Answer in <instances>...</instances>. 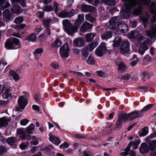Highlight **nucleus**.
<instances>
[{
    "instance_id": "obj_13",
    "label": "nucleus",
    "mask_w": 156,
    "mask_h": 156,
    "mask_svg": "<svg viewBox=\"0 0 156 156\" xmlns=\"http://www.w3.org/2000/svg\"><path fill=\"white\" fill-rule=\"evenodd\" d=\"M82 11L84 12H95V11L94 7L90 5H86L82 6Z\"/></svg>"
},
{
    "instance_id": "obj_31",
    "label": "nucleus",
    "mask_w": 156,
    "mask_h": 156,
    "mask_svg": "<svg viewBox=\"0 0 156 156\" xmlns=\"http://www.w3.org/2000/svg\"><path fill=\"white\" fill-rule=\"evenodd\" d=\"M35 128V126L33 124H31L28 126L26 128L27 131L28 133L31 134L32 133V130H33Z\"/></svg>"
},
{
    "instance_id": "obj_45",
    "label": "nucleus",
    "mask_w": 156,
    "mask_h": 156,
    "mask_svg": "<svg viewBox=\"0 0 156 156\" xmlns=\"http://www.w3.org/2000/svg\"><path fill=\"white\" fill-rule=\"evenodd\" d=\"M132 60H133V62L130 63V65L131 66H133L136 64L138 61V58L136 55H133V58H132Z\"/></svg>"
},
{
    "instance_id": "obj_30",
    "label": "nucleus",
    "mask_w": 156,
    "mask_h": 156,
    "mask_svg": "<svg viewBox=\"0 0 156 156\" xmlns=\"http://www.w3.org/2000/svg\"><path fill=\"white\" fill-rule=\"evenodd\" d=\"M98 45L97 42H94L91 43L89 45V50L90 51H92L93 49Z\"/></svg>"
},
{
    "instance_id": "obj_17",
    "label": "nucleus",
    "mask_w": 156,
    "mask_h": 156,
    "mask_svg": "<svg viewBox=\"0 0 156 156\" xmlns=\"http://www.w3.org/2000/svg\"><path fill=\"white\" fill-rule=\"evenodd\" d=\"M118 28L119 30L122 32L126 33L128 29L127 26L124 23H121L118 26Z\"/></svg>"
},
{
    "instance_id": "obj_14",
    "label": "nucleus",
    "mask_w": 156,
    "mask_h": 156,
    "mask_svg": "<svg viewBox=\"0 0 156 156\" xmlns=\"http://www.w3.org/2000/svg\"><path fill=\"white\" fill-rule=\"evenodd\" d=\"M149 148L147 145L145 143H142L140 148V151L142 154H144L148 152Z\"/></svg>"
},
{
    "instance_id": "obj_44",
    "label": "nucleus",
    "mask_w": 156,
    "mask_h": 156,
    "mask_svg": "<svg viewBox=\"0 0 156 156\" xmlns=\"http://www.w3.org/2000/svg\"><path fill=\"white\" fill-rule=\"evenodd\" d=\"M7 142L9 144L12 146L15 142V139L13 137H9L7 139Z\"/></svg>"
},
{
    "instance_id": "obj_4",
    "label": "nucleus",
    "mask_w": 156,
    "mask_h": 156,
    "mask_svg": "<svg viewBox=\"0 0 156 156\" xmlns=\"http://www.w3.org/2000/svg\"><path fill=\"white\" fill-rule=\"evenodd\" d=\"M69 49L68 44L67 43H65L60 48V55L63 58H68L69 55Z\"/></svg>"
},
{
    "instance_id": "obj_8",
    "label": "nucleus",
    "mask_w": 156,
    "mask_h": 156,
    "mask_svg": "<svg viewBox=\"0 0 156 156\" xmlns=\"http://www.w3.org/2000/svg\"><path fill=\"white\" fill-rule=\"evenodd\" d=\"M18 103L20 108L23 109L27 104V100L26 98H18Z\"/></svg>"
},
{
    "instance_id": "obj_60",
    "label": "nucleus",
    "mask_w": 156,
    "mask_h": 156,
    "mask_svg": "<svg viewBox=\"0 0 156 156\" xmlns=\"http://www.w3.org/2000/svg\"><path fill=\"white\" fill-rule=\"evenodd\" d=\"M74 12V11L73 9H71L69 12H67L68 17H71L73 16Z\"/></svg>"
},
{
    "instance_id": "obj_3",
    "label": "nucleus",
    "mask_w": 156,
    "mask_h": 156,
    "mask_svg": "<svg viewBox=\"0 0 156 156\" xmlns=\"http://www.w3.org/2000/svg\"><path fill=\"white\" fill-rule=\"evenodd\" d=\"M20 42L17 38H14L12 41L7 40L5 43V47L9 49H15L20 48Z\"/></svg>"
},
{
    "instance_id": "obj_55",
    "label": "nucleus",
    "mask_w": 156,
    "mask_h": 156,
    "mask_svg": "<svg viewBox=\"0 0 156 156\" xmlns=\"http://www.w3.org/2000/svg\"><path fill=\"white\" fill-rule=\"evenodd\" d=\"M69 146V144L67 142H65L59 146V148L63 149V147L67 148Z\"/></svg>"
},
{
    "instance_id": "obj_10",
    "label": "nucleus",
    "mask_w": 156,
    "mask_h": 156,
    "mask_svg": "<svg viewBox=\"0 0 156 156\" xmlns=\"http://www.w3.org/2000/svg\"><path fill=\"white\" fill-rule=\"evenodd\" d=\"M49 139L50 141L54 144L58 145L61 143L58 138L52 134H49Z\"/></svg>"
},
{
    "instance_id": "obj_24",
    "label": "nucleus",
    "mask_w": 156,
    "mask_h": 156,
    "mask_svg": "<svg viewBox=\"0 0 156 156\" xmlns=\"http://www.w3.org/2000/svg\"><path fill=\"white\" fill-rule=\"evenodd\" d=\"M78 29V27H77L71 26L68 28L67 30H68V31H69L70 33H69L67 30H65V31L69 35H71Z\"/></svg>"
},
{
    "instance_id": "obj_38",
    "label": "nucleus",
    "mask_w": 156,
    "mask_h": 156,
    "mask_svg": "<svg viewBox=\"0 0 156 156\" xmlns=\"http://www.w3.org/2000/svg\"><path fill=\"white\" fill-rule=\"evenodd\" d=\"M12 11L13 13H18L20 12L19 7L17 5L14 6L12 9Z\"/></svg>"
},
{
    "instance_id": "obj_25",
    "label": "nucleus",
    "mask_w": 156,
    "mask_h": 156,
    "mask_svg": "<svg viewBox=\"0 0 156 156\" xmlns=\"http://www.w3.org/2000/svg\"><path fill=\"white\" fill-rule=\"evenodd\" d=\"M62 24L63 27H64V30H67L69 33H70L68 31L67 29L71 26L68 20H65L62 22Z\"/></svg>"
},
{
    "instance_id": "obj_21",
    "label": "nucleus",
    "mask_w": 156,
    "mask_h": 156,
    "mask_svg": "<svg viewBox=\"0 0 156 156\" xmlns=\"http://www.w3.org/2000/svg\"><path fill=\"white\" fill-rule=\"evenodd\" d=\"M148 49L147 47L145 44H142L140 45L138 50L139 53L141 55L144 54L145 51Z\"/></svg>"
},
{
    "instance_id": "obj_20",
    "label": "nucleus",
    "mask_w": 156,
    "mask_h": 156,
    "mask_svg": "<svg viewBox=\"0 0 156 156\" xmlns=\"http://www.w3.org/2000/svg\"><path fill=\"white\" fill-rule=\"evenodd\" d=\"M132 144V141H130L129 144L128 146L126 147L124 150V151L121 153V154L122 156H127L128 153V151L130 149V147Z\"/></svg>"
},
{
    "instance_id": "obj_62",
    "label": "nucleus",
    "mask_w": 156,
    "mask_h": 156,
    "mask_svg": "<svg viewBox=\"0 0 156 156\" xmlns=\"http://www.w3.org/2000/svg\"><path fill=\"white\" fill-rule=\"evenodd\" d=\"M140 3L143 4L147 5L150 2L151 0H138Z\"/></svg>"
},
{
    "instance_id": "obj_26",
    "label": "nucleus",
    "mask_w": 156,
    "mask_h": 156,
    "mask_svg": "<svg viewBox=\"0 0 156 156\" xmlns=\"http://www.w3.org/2000/svg\"><path fill=\"white\" fill-rule=\"evenodd\" d=\"M95 35L92 33H89L86 35V39L87 42L92 41Z\"/></svg>"
},
{
    "instance_id": "obj_54",
    "label": "nucleus",
    "mask_w": 156,
    "mask_h": 156,
    "mask_svg": "<svg viewBox=\"0 0 156 156\" xmlns=\"http://www.w3.org/2000/svg\"><path fill=\"white\" fill-rule=\"evenodd\" d=\"M23 21V18L22 17L16 18L15 20V23L16 24H20L22 23Z\"/></svg>"
},
{
    "instance_id": "obj_58",
    "label": "nucleus",
    "mask_w": 156,
    "mask_h": 156,
    "mask_svg": "<svg viewBox=\"0 0 156 156\" xmlns=\"http://www.w3.org/2000/svg\"><path fill=\"white\" fill-rule=\"evenodd\" d=\"M141 12V8L140 7H139L137 9H135L133 12L134 14L136 15H138Z\"/></svg>"
},
{
    "instance_id": "obj_28",
    "label": "nucleus",
    "mask_w": 156,
    "mask_h": 156,
    "mask_svg": "<svg viewBox=\"0 0 156 156\" xmlns=\"http://www.w3.org/2000/svg\"><path fill=\"white\" fill-rule=\"evenodd\" d=\"M61 41L58 39H56L51 44V46L52 47L58 48L62 44Z\"/></svg>"
},
{
    "instance_id": "obj_33",
    "label": "nucleus",
    "mask_w": 156,
    "mask_h": 156,
    "mask_svg": "<svg viewBox=\"0 0 156 156\" xmlns=\"http://www.w3.org/2000/svg\"><path fill=\"white\" fill-rule=\"evenodd\" d=\"M17 134H21V135L20 136V137H21L22 140H24L26 139L25 135L21 129H17Z\"/></svg>"
},
{
    "instance_id": "obj_15",
    "label": "nucleus",
    "mask_w": 156,
    "mask_h": 156,
    "mask_svg": "<svg viewBox=\"0 0 156 156\" xmlns=\"http://www.w3.org/2000/svg\"><path fill=\"white\" fill-rule=\"evenodd\" d=\"M43 51V49L41 48H38L35 49L33 52L35 58L36 59H39Z\"/></svg>"
},
{
    "instance_id": "obj_22",
    "label": "nucleus",
    "mask_w": 156,
    "mask_h": 156,
    "mask_svg": "<svg viewBox=\"0 0 156 156\" xmlns=\"http://www.w3.org/2000/svg\"><path fill=\"white\" fill-rule=\"evenodd\" d=\"M4 0H0V7H1L2 10L9 7L10 5L8 2H4Z\"/></svg>"
},
{
    "instance_id": "obj_42",
    "label": "nucleus",
    "mask_w": 156,
    "mask_h": 156,
    "mask_svg": "<svg viewBox=\"0 0 156 156\" xmlns=\"http://www.w3.org/2000/svg\"><path fill=\"white\" fill-rule=\"evenodd\" d=\"M85 18L87 20L91 22H93L95 20V19L93 18L90 14H86Z\"/></svg>"
},
{
    "instance_id": "obj_18",
    "label": "nucleus",
    "mask_w": 156,
    "mask_h": 156,
    "mask_svg": "<svg viewBox=\"0 0 156 156\" xmlns=\"http://www.w3.org/2000/svg\"><path fill=\"white\" fill-rule=\"evenodd\" d=\"M3 17L4 20L5 21H8L10 20V14L9 10L6 9L4 11Z\"/></svg>"
},
{
    "instance_id": "obj_2",
    "label": "nucleus",
    "mask_w": 156,
    "mask_h": 156,
    "mask_svg": "<svg viewBox=\"0 0 156 156\" xmlns=\"http://www.w3.org/2000/svg\"><path fill=\"white\" fill-rule=\"evenodd\" d=\"M144 114L139 111L135 110L131 112L128 114H123L122 115L123 117V122L127 120L131 121L137 118L142 116Z\"/></svg>"
},
{
    "instance_id": "obj_36",
    "label": "nucleus",
    "mask_w": 156,
    "mask_h": 156,
    "mask_svg": "<svg viewBox=\"0 0 156 156\" xmlns=\"http://www.w3.org/2000/svg\"><path fill=\"white\" fill-rule=\"evenodd\" d=\"M27 39L28 40L31 41H34L36 40V37L35 34L33 33L27 37Z\"/></svg>"
},
{
    "instance_id": "obj_50",
    "label": "nucleus",
    "mask_w": 156,
    "mask_h": 156,
    "mask_svg": "<svg viewBox=\"0 0 156 156\" xmlns=\"http://www.w3.org/2000/svg\"><path fill=\"white\" fill-rule=\"evenodd\" d=\"M59 16L62 18L68 17L67 12L65 11H62L59 14Z\"/></svg>"
},
{
    "instance_id": "obj_56",
    "label": "nucleus",
    "mask_w": 156,
    "mask_h": 156,
    "mask_svg": "<svg viewBox=\"0 0 156 156\" xmlns=\"http://www.w3.org/2000/svg\"><path fill=\"white\" fill-rule=\"evenodd\" d=\"M84 23H86L85 27H86V29L87 30L91 28L92 27V26L91 24L87 22H85Z\"/></svg>"
},
{
    "instance_id": "obj_40",
    "label": "nucleus",
    "mask_w": 156,
    "mask_h": 156,
    "mask_svg": "<svg viewBox=\"0 0 156 156\" xmlns=\"http://www.w3.org/2000/svg\"><path fill=\"white\" fill-rule=\"evenodd\" d=\"M148 133V128L147 127H144L142 129V132L140 133V135L141 136H146Z\"/></svg>"
},
{
    "instance_id": "obj_34",
    "label": "nucleus",
    "mask_w": 156,
    "mask_h": 156,
    "mask_svg": "<svg viewBox=\"0 0 156 156\" xmlns=\"http://www.w3.org/2000/svg\"><path fill=\"white\" fill-rule=\"evenodd\" d=\"M121 38L119 37H116L114 41V45L116 47L119 46L121 42Z\"/></svg>"
},
{
    "instance_id": "obj_5",
    "label": "nucleus",
    "mask_w": 156,
    "mask_h": 156,
    "mask_svg": "<svg viewBox=\"0 0 156 156\" xmlns=\"http://www.w3.org/2000/svg\"><path fill=\"white\" fill-rule=\"evenodd\" d=\"M106 50L105 44L102 43L96 50L95 53L97 56L100 57L105 53Z\"/></svg>"
},
{
    "instance_id": "obj_11",
    "label": "nucleus",
    "mask_w": 156,
    "mask_h": 156,
    "mask_svg": "<svg viewBox=\"0 0 156 156\" xmlns=\"http://www.w3.org/2000/svg\"><path fill=\"white\" fill-rule=\"evenodd\" d=\"M122 121L123 122V117L122 115L119 117L115 125V129L118 130L122 127Z\"/></svg>"
},
{
    "instance_id": "obj_51",
    "label": "nucleus",
    "mask_w": 156,
    "mask_h": 156,
    "mask_svg": "<svg viewBox=\"0 0 156 156\" xmlns=\"http://www.w3.org/2000/svg\"><path fill=\"white\" fill-rule=\"evenodd\" d=\"M71 72L73 74L78 76L82 77L84 76L83 74L80 72L73 71H71Z\"/></svg>"
},
{
    "instance_id": "obj_6",
    "label": "nucleus",
    "mask_w": 156,
    "mask_h": 156,
    "mask_svg": "<svg viewBox=\"0 0 156 156\" xmlns=\"http://www.w3.org/2000/svg\"><path fill=\"white\" fill-rule=\"evenodd\" d=\"M120 50L122 54L125 55L129 51V43L128 41H125L122 44L120 48Z\"/></svg>"
},
{
    "instance_id": "obj_16",
    "label": "nucleus",
    "mask_w": 156,
    "mask_h": 156,
    "mask_svg": "<svg viewBox=\"0 0 156 156\" xmlns=\"http://www.w3.org/2000/svg\"><path fill=\"white\" fill-rule=\"evenodd\" d=\"M120 20V18L119 16L113 17L109 21V23L111 26L114 27L115 24L118 23Z\"/></svg>"
},
{
    "instance_id": "obj_29",
    "label": "nucleus",
    "mask_w": 156,
    "mask_h": 156,
    "mask_svg": "<svg viewBox=\"0 0 156 156\" xmlns=\"http://www.w3.org/2000/svg\"><path fill=\"white\" fill-rule=\"evenodd\" d=\"M102 1L105 4L110 6H113L115 4L114 0H102Z\"/></svg>"
},
{
    "instance_id": "obj_53",
    "label": "nucleus",
    "mask_w": 156,
    "mask_h": 156,
    "mask_svg": "<svg viewBox=\"0 0 156 156\" xmlns=\"http://www.w3.org/2000/svg\"><path fill=\"white\" fill-rule=\"evenodd\" d=\"M29 122L28 119H22L20 122V124L21 125L25 126Z\"/></svg>"
},
{
    "instance_id": "obj_49",
    "label": "nucleus",
    "mask_w": 156,
    "mask_h": 156,
    "mask_svg": "<svg viewBox=\"0 0 156 156\" xmlns=\"http://www.w3.org/2000/svg\"><path fill=\"white\" fill-rule=\"evenodd\" d=\"M51 66L55 69H58L59 67V64L55 62H52L51 64Z\"/></svg>"
},
{
    "instance_id": "obj_1",
    "label": "nucleus",
    "mask_w": 156,
    "mask_h": 156,
    "mask_svg": "<svg viewBox=\"0 0 156 156\" xmlns=\"http://www.w3.org/2000/svg\"><path fill=\"white\" fill-rule=\"evenodd\" d=\"M126 2V11L122 10L121 14L124 18H127L129 17L130 15L129 9L135 6L136 4V0H123Z\"/></svg>"
},
{
    "instance_id": "obj_47",
    "label": "nucleus",
    "mask_w": 156,
    "mask_h": 156,
    "mask_svg": "<svg viewBox=\"0 0 156 156\" xmlns=\"http://www.w3.org/2000/svg\"><path fill=\"white\" fill-rule=\"evenodd\" d=\"M3 98H11L12 94L9 92L6 91L2 95Z\"/></svg>"
},
{
    "instance_id": "obj_7",
    "label": "nucleus",
    "mask_w": 156,
    "mask_h": 156,
    "mask_svg": "<svg viewBox=\"0 0 156 156\" xmlns=\"http://www.w3.org/2000/svg\"><path fill=\"white\" fill-rule=\"evenodd\" d=\"M116 63L117 65L118 70L119 73H122L125 71L126 67L122 62L118 60L116 61Z\"/></svg>"
},
{
    "instance_id": "obj_23",
    "label": "nucleus",
    "mask_w": 156,
    "mask_h": 156,
    "mask_svg": "<svg viewBox=\"0 0 156 156\" xmlns=\"http://www.w3.org/2000/svg\"><path fill=\"white\" fill-rule=\"evenodd\" d=\"M53 19H48L47 20H44L43 22V25L46 28H49V24L51 23H52L54 22L55 21Z\"/></svg>"
},
{
    "instance_id": "obj_37",
    "label": "nucleus",
    "mask_w": 156,
    "mask_h": 156,
    "mask_svg": "<svg viewBox=\"0 0 156 156\" xmlns=\"http://www.w3.org/2000/svg\"><path fill=\"white\" fill-rule=\"evenodd\" d=\"M95 61L94 58L91 56H89L87 59V62L89 65H93L95 63Z\"/></svg>"
},
{
    "instance_id": "obj_57",
    "label": "nucleus",
    "mask_w": 156,
    "mask_h": 156,
    "mask_svg": "<svg viewBox=\"0 0 156 156\" xmlns=\"http://www.w3.org/2000/svg\"><path fill=\"white\" fill-rule=\"evenodd\" d=\"M130 78V76L129 74H126L122 76V79L124 80H128Z\"/></svg>"
},
{
    "instance_id": "obj_12",
    "label": "nucleus",
    "mask_w": 156,
    "mask_h": 156,
    "mask_svg": "<svg viewBox=\"0 0 156 156\" xmlns=\"http://www.w3.org/2000/svg\"><path fill=\"white\" fill-rule=\"evenodd\" d=\"M84 20V15L83 14H79L78 16V18L76 21V25L78 27L83 22Z\"/></svg>"
},
{
    "instance_id": "obj_32",
    "label": "nucleus",
    "mask_w": 156,
    "mask_h": 156,
    "mask_svg": "<svg viewBox=\"0 0 156 156\" xmlns=\"http://www.w3.org/2000/svg\"><path fill=\"white\" fill-rule=\"evenodd\" d=\"M8 121V120L6 119L4 117L0 118V126H6L8 124L7 121Z\"/></svg>"
},
{
    "instance_id": "obj_43",
    "label": "nucleus",
    "mask_w": 156,
    "mask_h": 156,
    "mask_svg": "<svg viewBox=\"0 0 156 156\" xmlns=\"http://www.w3.org/2000/svg\"><path fill=\"white\" fill-rule=\"evenodd\" d=\"M147 36L149 37H151L153 36L156 35V29L153 30L152 31H146Z\"/></svg>"
},
{
    "instance_id": "obj_46",
    "label": "nucleus",
    "mask_w": 156,
    "mask_h": 156,
    "mask_svg": "<svg viewBox=\"0 0 156 156\" xmlns=\"http://www.w3.org/2000/svg\"><path fill=\"white\" fill-rule=\"evenodd\" d=\"M151 11L152 13H154L156 11V4L155 2H152L150 6Z\"/></svg>"
},
{
    "instance_id": "obj_61",
    "label": "nucleus",
    "mask_w": 156,
    "mask_h": 156,
    "mask_svg": "<svg viewBox=\"0 0 156 156\" xmlns=\"http://www.w3.org/2000/svg\"><path fill=\"white\" fill-rule=\"evenodd\" d=\"M86 25V23H83L82 25V26L81 27L80 29V30L82 32H84L86 30H87V29H86V27H85V25Z\"/></svg>"
},
{
    "instance_id": "obj_64",
    "label": "nucleus",
    "mask_w": 156,
    "mask_h": 156,
    "mask_svg": "<svg viewBox=\"0 0 156 156\" xmlns=\"http://www.w3.org/2000/svg\"><path fill=\"white\" fill-rule=\"evenodd\" d=\"M32 108L37 111H38L39 110V107L36 105H33L32 106Z\"/></svg>"
},
{
    "instance_id": "obj_48",
    "label": "nucleus",
    "mask_w": 156,
    "mask_h": 156,
    "mask_svg": "<svg viewBox=\"0 0 156 156\" xmlns=\"http://www.w3.org/2000/svg\"><path fill=\"white\" fill-rule=\"evenodd\" d=\"M82 54L85 57H88L89 55V53L87 48H83L82 50Z\"/></svg>"
},
{
    "instance_id": "obj_63",
    "label": "nucleus",
    "mask_w": 156,
    "mask_h": 156,
    "mask_svg": "<svg viewBox=\"0 0 156 156\" xmlns=\"http://www.w3.org/2000/svg\"><path fill=\"white\" fill-rule=\"evenodd\" d=\"M27 147V145L24 143H22L20 144V148L22 150H24Z\"/></svg>"
},
{
    "instance_id": "obj_52",
    "label": "nucleus",
    "mask_w": 156,
    "mask_h": 156,
    "mask_svg": "<svg viewBox=\"0 0 156 156\" xmlns=\"http://www.w3.org/2000/svg\"><path fill=\"white\" fill-rule=\"evenodd\" d=\"M43 10L44 11H51L52 10V8L51 6H46L44 7Z\"/></svg>"
},
{
    "instance_id": "obj_35",
    "label": "nucleus",
    "mask_w": 156,
    "mask_h": 156,
    "mask_svg": "<svg viewBox=\"0 0 156 156\" xmlns=\"http://www.w3.org/2000/svg\"><path fill=\"white\" fill-rule=\"evenodd\" d=\"M153 106L152 104H150L144 106L141 110L140 112L142 113L143 112H145Z\"/></svg>"
},
{
    "instance_id": "obj_41",
    "label": "nucleus",
    "mask_w": 156,
    "mask_h": 156,
    "mask_svg": "<svg viewBox=\"0 0 156 156\" xmlns=\"http://www.w3.org/2000/svg\"><path fill=\"white\" fill-rule=\"evenodd\" d=\"M139 33L136 31H131L129 35V36L130 38H136L138 35Z\"/></svg>"
},
{
    "instance_id": "obj_59",
    "label": "nucleus",
    "mask_w": 156,
    "mask_h": 156,
    "mask_svg": "<svg viewBox=\"0 0 156 156\" xmlns=\"http://www.w3.org/2000/svg\"><path fill=\"white\" fill-rule=\"evenodd\" d=\"M140 140H136V144H134L133 145V148L134 149H136L138 147V145L140 144Z\"/></svg>"
},
{
    "instance_id": "obj_27",
    "label": "nucleus",
    "mask_w": 156,
    "mask_h": 156,
    "mask_svg": "<svg viewBox=\"0 0 156 156\" xmlns=\"http://www.w3.org/2000/svg\"><path fill=\"white\" fill-rule=\"evenodd\" d=\"M149 149L153 151L156 146V140L150 141L149 142Z\"/></svg>"
},
{
    "instance_id": "obj_9",
    "label": "nucleus",
    "mask_w": 156,
    "mask_h": 156,
    "mask_svg": "<svg viewBox=\"0 0 156 156\" xmlns=\"http://www.w3.org/2000/svg\"><path fill=\"white\" fill-rule=\"evenodd\" d=\"M9 74L10 77L16 82H18L21 79L18 74L14 70H10L9 72Z\"/></svg>"
},
{
    "instance_id": "obj_39",
    "label": "nucleus",
    "mask_w": 156,
    "mask_h": 156,
    "mask_svg": "<svg viewBox=\"0 0 156 156\" xmlns=\"http://www.w3.org/2000/svg\"><path fill=\"white\" fill-rule=\"evenodd\" d=\"M112 34L110 32L106 33L101 36V38L103 39H108L112 37Z\"/></svg>"
},
{
    "instance_id": "obj_19",
    "label": "nucleus",
    "mask_w": 156,
    "mask_h": 156,
    "mask_svg": "<svg viewBox=\"0 0 156 156\" xmlns=\"http://www.w3.org/2000/svg\"><path fill=\"white\" fill-rule=\"evenodd\" d=\"M75 45L79 46H83L84 45V40L81 38H78L74 41Z\"/></svg>"
}]
</instances>
